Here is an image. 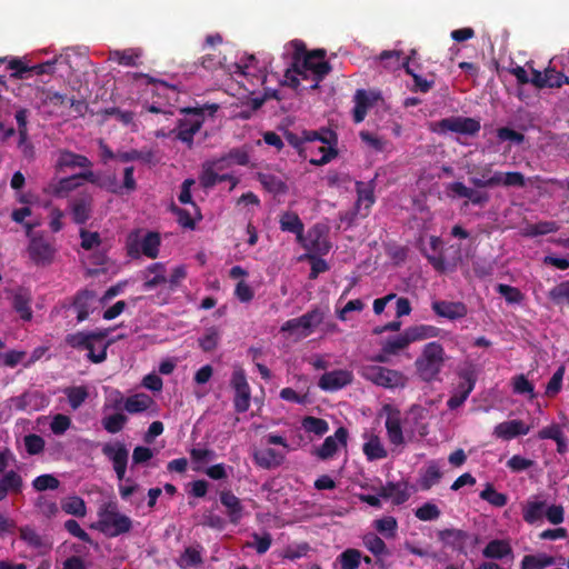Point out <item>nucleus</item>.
<instances>
[{"label":"nucleus","mask_w":569,"mask_h":569,"mask_svg":"<svg viewBox=\"0 0 569 569\" xmlns=\"http://www.w3.org/2000/svg\"><path fill=\"white\" fill-rule=\"evenodd\" d=\"M445 361L446 353L442 345L437 341L428 342L415 361L417 375L425 382L435 381L438 379Z\"/></svg>","instance_id":"nucleus-3"},{"label":"nucleus","mask_w":569,"mask_h":569,"mask_svg":"<svg viewBox=\"0 0 569 569\" xmlns=\"http://www.w3.org/2000/svg\"><path fill=\"white\" fill-rule=\"evenodd\" d=\"M431 309L438 317L449 320L462 319L468 315V308L461 301L436 300Z\"/></svg>","instance_id":"nucleus-16"},{"label":"nucleus","mask_w":569,"mask_h":569,"mask_svg":"<svg viewBox=\"0 0 569 569\" xmlns=\"http://www.w3.org/2000/svg\"><path fill=\"white\" fill-rule=\"evenodd\" d=\"M381 411L387 415L386 429L389 441L395 446L403 445L405 438L401 427V411L390 403L383 405Z\"/></svg>","instance_id":"nucleus-12"},{"label":"nucleus","mask_w":569,"mask_h":569,"mask_svg":"<svg viewBox=\"0 0 569 569\" xmlns=\"http://www.w3.org/2000/svg\"><path fill=\"white\" fill-rule=\"evenodd\" d=\"M151 403H152V399L149 396L139 393V395L128 397L126 399L124 409L129 413L143 412L147 409H149Z\"/></svg>","instance_id":"nucleus-48"},{"label":"nucleus","mask_w":569,"mask_h":569,"mask_svg":"<svg viewBox=\"0 0 569 569\" xmlns=\"http://www.w3.org/2000/svg\"><path fill=\"white\" fill-rule=\"evenodd\" d=\"M92 162L83 154L74 153L70 150L63 149L59 151L56 162V169L61 171L64 168H91Z\"/></svg>","instance_id":"nucleus-22"},{"label":"nucleus","mask_w":569,"mask_h":569,"mask_svg":"<svg viewBox=\"0 0 569 569\" xmlns=\"http://www.w3.org/2000/svg\"><path fill=\"white\" fill-rule=\"evenodd\" d=\"M224 154L231 166H247L250 161L249 149L247 146L240 148H232Z\"/></svg>","instance_id":"nucleus-61"},{"label":"nucleus","mask_w":569,"mask_h":569,"mask_svg":"<svg viewBox=\"0 0 569 569\" xmlns=\"http://www.w3.org/2000/svg\"><path fill=\"white\" fill-rule=\"evenodd\" d=\"M530 427L522 420H509L498 423L493 429V436L502 440H511L518 436H526Z\"/></svg>","instance_id":"nucleus-20"},{"label":"nucleus","mask_w":569,"mask_h":569,"mask_svg":"<svg viewBox=\"0 0 569 569\" xmlns=\"http://www.w3.org/2000/svg\"><path fill=\"white\" fill-rule=\"evenodd\" d=\"M139 54L133 50H114L110 52V60L118 62L121 66L126 67H134L137 66V60Z\"/></svg>","instance_id":"nucleus-59"},{"label":"nucleus","mask_w":569,"mask_h":569,"mask_svg":"<svg viewBox=\"0 0 569 569\" xmlns=\"http://www.w3.org/2000/svg\"><path fill=\"white\" fill-rule=\"evenodd\" d=\"M181 112L184 113V117L177 120V124L170 131V134L191 149L194 134L200 131L204 122V109L184 108L181 109Z\"/></svg>","instance_id":"nucleus-6"},{"label":"nucleus","mask_w":569,"mask_h":569,"mask_svg":"<svg viewBox=\"0 0 569 569\" xmlns=\"http://www.w3.org/2000/svg\"><path fill=\"white\" fill-rule=\"evenodd\" d=\"M201 563H202L201 553L197 548L188 547L184 549L183 553L180 556L179 566L181 568L197 567Z\"/></svg>","instance_id":"nucleus-63"},{"label":"nucleus","mask_w":569,"mask_h":569,"mask_svg":"<svg viewBox=\"0 0 569 569\" xmlns=\"http://www.w3.org/2000/svg\"><path fill=\"white\" fill-rule=\"evenodd\" d=\"M102 453L112 461L118 480H123L129 457L126 446L121 442L116 445L106 443L102 447Z\"/></svg>","instance_id":"nucleus-13"},{"label":"nucleus","mask_w":569,"mask_h":569,"mask_svg":"<svg viewBox=\"0 0 569 569\" xmlns=\"http://www.w3.org/2000/svg\"><path fill=\"white\" fill-rule=\"evenodd\" d=\"M127 422V417L123 413L117 412L103 418L102 426L110 433L121 431Z\"/></svg>","instance_id":"nucleus-60"},{"label":"nucleus","mask_w":569,"mask_h":569,"mask_svg":"<svg viewBox=\"0 0 569 569\" xmlns=\"http://www.w3.org/2000/svg\"><path fill=\"white\" fill-rule=\"evenodd\" d=\"M496 291L501 295L508 303H520L525 299V295L517 287L499 283Z\"/></svg>","instance_id":"nucleus-57"},{"label":"nucleus","mask_w":569,"mask_h":569,"mask_svg":"<svg viewBox=\"0 0 569 569\" xmlns=\"http://www.w3.org/2000/svg\"><path fill=\"white\" fill-rule=\"evenodd\" d=\"M160 244V234L156 231H148L140 242V249L146 257L156 259L159 254Z\"/></svg>","instance_id":"nucleus-30"},{"label":"nucleus","mask_w":569,"mask_h":569,"mask_svg":"<svg viewBox=\"0 0 569 569\" xmlns=\"http://www.w3.org/2000/svg\"><path fill=\"white\" fill-rule=\"evenodd\" d=\"M549 298L557 305L569 303V280L562 281L550 289Z\"/></svg>","instance_id":"nucleus-64"},{"label":"nucleus","mask_w":569,"mask_h":569,"mask_svg":"<svg viewBox=\"0 0 569 569\" xmlns=\"http://www.w3.org/2000/svg\"><path fill=\"white\" fill-rule=\"evenodd\" d=\"M301 426L306 432L313 433L318 437L326 435L329 430V423L313 416H306L301 420Z\"/></svg>","instance_id":"nucleus-43"},{"label":"nucleus","mask_w":569,"mask_h":569,"mask_svg":"<svg viewBox=\"0 0 569 569\" xmlns=\"http://www.w3.org/2000/svg\"><path fill=\"white\" fill-rule=\"evenodd\" d=\"M362 559L360 550L355 548H348L342 551L336 559V562L340 565L341 569H358Z\"/></svg>","instance_id":"nucleus-41"},{"label":"nucleus","mask_w":569,"mask_h":569,"mask_svg":"<svg viewBox=\"0 0 569 569\" xmlns=\"http://www.w3.org/2000/svg\"><path fill=\"white\" fill-rule=\"evenodd\" d=\"M545 501H528L522 510L523 520L529 525L541 520L545 515Z\"/></svg>","instance_id":"nucleus-45"},{"label":"nucleus","mask_w":569,"mask_h":569,"mask_svg":"<svg viewBox=\"0 0 569 569\" xmlns=\"http://www.w3.org/2000/svg\"><path fill=\"white\" fill-rule=\"evenodd\" d=\"M322 319L323 313L319 309H313L299 318H295V321H298L300 328V337L305 338L309 336L312 330L322 322Z\"/></svg>","instance_id":"nucleus-28"},{"label":"nucleus","mask_w":569,"mask_h":569,"mask_svg":"<svg viewBox=\"0 0 569 569\" xmlns=\"http://www.w3.org/2000/svg\"><path fill=\"white\" fill-rule=\"evenodd\" d=\"M371 106L370 98L366 90L359 89L355 94L353 121L360 123L365 120L368 109Z\"/></svg>","instance_id":"nucleus-31"},{"label":"nucleus","mask_w":569,"mask_h":569,"mask_svg":"<svg viewBox=\"0 0 569 569\" xmlns=\"http://www.w3.org/2000/svg\"><path fill=\"white\" fill-rule=\"evenodd\" d=\"M290 44L293 48L291 60L296 73L305 80L311 79V90L318 89L320 82L332 69L331 64L325 60L326 51L323 49L307 51L301 40H293Z\"/></svg>","instance_id":"nucleus-1"},{"label":"nucleus","mask_w":569,"mask_h":569,"mask_svg":"<svg viewBox=\"0 0 569 569\" xmlns=\"http://www.w3.org/2000/svg\"><path fill=\"white\" fill-rule=\"evenodd\" d=\"M32 295L27 288H18L11 299L12 309L19 315L23 321H31L32 312Z\"/></svg>","instance_id":"nucleus-18"},{"label":"nucleus","mask_w":569,"mask_h":569,"mask_svg":"<svg viewBox=\"0 0 569 569\" xmlns=\"http://www.w3.org/2000/svg\"><path fill=\"white\" fill-rule=\"evenodd\" d=\"M379 497L383 499H392V502L397 506L402 505L410 497V492L408 491V483L389 481L386 483V486L381 487Z\"/></svg>","instance_id":"nucleus-23"},{"label":"nucleus","mask_w":569,"mask_h":569,"mask_svg":"<svg viewBox=\"0 0 569 569\" xmlns=\"http://www.w3.org/2000/svg\"><path fill=\"white\" fill-rule=\"evenodd\" d=\"M79 186L80 182H78L72 174L70 177L61 178L57 182L50 183L49 189L52 196L57 198H63Z\"/></svg>","instance_id":"nucleus-35"},{"label":"nucleus","mask_w":569,"mask_h":569,"mask_svg":"<svg viewBox=\"0 0 569 569\" xmlns=\"http://www.w3.org/2000/svg\"><path fill=\"white\" fill-rule=\"evenodd\" d=\"M512 552L510 545L500 539H495L488 542L485 547L482 555L490 559H502Z\"/></svg>","instance_id":"nucleus-32"},{"label":"nucleus","mask_w":569,"mask_h":569,"mask_svg":"<svg viewBox=\"0 0 569 569\" xmlns=\"http://www.w3.org/2000/svg\"><path fill=\"white\" fill-rule=\"evenodd\" d=\"M545 88H560L562 84H569V76L563 71H557L555 68L545 70Z\"/></svg>","instance_id":"nucleus-56"},{"label":"nucleus","mask_w":569,"mask_h":569,"mask_svg":"<svg viewBox=\"0 0 569 569\" xmlns=\"http://www.w3.org/2000/svg\"><path fill=\"white\" fill-rule=\"evenodd\" d=\"M402 68L405 69L406 73L411 76L415 82V86L412 88V91L417 92H428L432 89L435 82L433 80H427L422 78L420 74L416 73L415 70L409 66V59L402 62Z\"/></svg>","instance_id":"nucleus-53"},{"label":"nucleus","mask_w":569,"mask_h":569,"mask_svg":"<svg viewBox=\"0 0 569 569\" xmlns=\"http://www.w3.org/2000/svg\"><path fill=\"white\" fill-rule=\"evenodd\" d=\"M258 180L263 186V188L274 194L284 193L288 189L286 182H283L279 177L271 173H258Z\"/></svg>","instance_id":"nucleus-42"},{"label":"nucleus","mask_w":569,"mask_h":569,"mask_svg":"<svg viewBox=\"0 0 569 569\" xmlns=\"http://www.w3.org/2000/svg\"><path fill=\"white\" fill-rule=\"evenodd\" d=\"M363 546L376 557L389 556L390 551L387 548L386 542L376 533H366L362 538Z\"/></svg>","instance_id":"nucleus-34"},{"label":"nucleus","mask_w":569,"mask_h":569,"mask_svg":"<svg viewBox=\"0 0 569 569\" xmlns=\"http://www.w3.org/2000/svg\"><path fill=\"white\" fill-rule=\"evenodd\" d=\"M282 231L295 233L298 241H302L305 226L299 216L293 211H284L279 219Z\"/></svg>","instance_id":"nucleus-27"},{"label":"nucleus","mask_w":569,"mask_h":569,"mask_svg":"<svg viewBox=\"0 0 569 569\" xmlns=\"http://www.w3.org/2000/svg\"><path fill=\"white\" fill-rule=\"evenodd\" d=\"M411 342L428 338H436L440 335L441 329L431 325H418L407 328Z\"/></svg>","instance_id":"nucleus-40"},{"label":"nucleus","mask_w":569,"mask_h":569,"mask_svg":"<svg viewBox=\"0 0 569 569\" xmlns=\"http://www.w3.org/2000/svg\"><path fill=\"white\" fill-rule=\"evenodd\" d=\"M402 51L399 50H385L379 54V60L385 62V67L388 69H399L402 68L401 61Z\"/></svg>","instance_id":"nucleus-62"},{"label":"nucleus","mask_w":569,"mask_h":569,"mask_svg":"<svg viewBox=\"0 0 569 569\" xmlns=\"http://www.w3.org/2000/svg\"><path fill=\"white\" fill-rule=\"evenodd\" d=\"M199 181L204 189H210L219 182V173L210 163L206 161L202 164Z\"/></svg>","instance_id":"nucleus-58"},{"label":"nucleus","mask_w":569,"mask_h":569,"mask_svg":"<svg viewBox=\"0 0 569 569\" xmlns=\"http://www.w3.org/2000/svg\"><path fill=\"white\" fill-rule=\"evenodd\" d=\"M94 528L104 536L114 538L129 532L132 529V520L119 511L116 502H108L99 508Z\"/></svg>","instance_id":"nucleus-4"},{"label":"nucleus","mask_w":569,"mask_h":569,"mask_svg":"<svg viewBox=\"0 0 569 569\" xmlns=\"http://www.w3.org/2000/svg\"><path fill=\"white\" fill-rule=\"evenodd\" d=\"M253 459L259 467L263 469H271L282 463L283 455L278 452L276 449L267 448L256 451Z\"/></svg>","instance_id":"nucleus-29"},{"label":"nucleus","mask_w":569,"mask_h":569,"mask_svg":"<svg viewBox=\"0 0 569 569\" xmlns=\"http://www.w3.org/2000/svg\"><path fill=\"white\" fill-rule=\"evenodd\" d=\"M460 382L447 401V407L450 410L460 408L472 390L475 389L477 377L472 369H463L458 373Z\"/></svg>","instance_id":"nucleus-9"},{"label":"nucleus","mask_w":569,"mask_h":569,"mask_svg":"<svg viewBox=\"0 0 569 569\" xmlns=\"http://www.w3.org/2000/svg\"><path fill=\"white\" fill-rule=\"evenodd\" d=\"M363 453L366 455L369 461L383 459L387 457L388 452L382 446L379 437L372 436L365 445H363Z\"/></svg>","instance_id":"nucleus-44"},{"label":"nucleus","mask_w":569,"mask_h":569,"mask_svg":"<svg viewBox=\"0 0 569 569\" xmlns=\"http://www.w3.org/2000/svg\"><path fill=\"white\" fill-rule=\"evenodd\" d=\"M219 500L227 510L230 523L239 525L243 516L241 500L231 490L227 489L219 492Z\"/></svg>","instance_id":"nucleus-21"},{"label":"nucleus","mask_w":569,"mask_h":569,"mask_svg":"<svg viewBox=\"0 0 569 569\" xmlns=\"http://www.w3.org/2000/svg\"><path fill=\"white\" fill-rule=\"evenodd\" d=\"M559 230V224L556 221H539L537 223L527 224L523 228L525 237H538L548 233H553Z\"/></svg>","instance_id":"nucleus-36"},{"label":"nucleus","mask_w":569,"mask_h":569,"mask_svg":"<svg viewBox=\"0 0 569 569\" xmlns=\"http://www.w3.org/2000/svg\"><path fill=\"white\" fill-rule=\"evenodd\" d=\"M284 138L290 146L298 150L299 156L302 157L303 159L307 158V151L309 149L307 143L320 141L323 144H328L320 146L318 148V151L321 153L320 158H311L309 160V162L313 166L319 167L327 164L338 156L337 149L331 146L332 142H337V136L332 131L328 130L326 132V136H322L317 131H303L302 137H299L293 132L287 131Z\"/></svg>","instance_id":"nucleus-2"},{"label":"nucleus","mask_w":569,"mask_h":569,"mask_svg":"<svg viewBox=\"0 0 569 569\" xmlns=\"http://www.w3.org/2000/svg\"><path fill=\"white\" fill-rule=\"evenodd\" d=\"M442 477V472L440 471L438 465L436 462H430L426 470L421 473L419 479V487L423 491L430 490L435 485H437Z\"/></svg>","instance_id":"nucleus-33"},{"label":"nucleus","mask_w":569,"mask_h":569,"mask_svg":"<svg viewBox=\"0 0 569 569\" xmlns=\"http://www.w3.org/2000/svg\"><path fill=\"white\" fill-rule=\"evenodd\" d=\"M97 293L90 289L79 290L71 302V307L77 312V321L82 322L88 319L89 315L94 310Z\"/></svg>","instance_id":"nucleus-14"},{"label":"nucleus","mask_w":569,"mask_h":569,"mask_svg":"<svg viewBox=\"0 0 569 569\" xmlns=\"http://www.w3.org/2000/svg\"><path fill=\"white\" fill-rule=\"evenodd\" d=\"M348 430L345 427H339L333 436L325 439L323 443L316 450L318 458L321 460L330 459L338 450V443L347 446Z\"/></svg>","instance_id":"nucleus-19"},{"label":"nucleus","mask_w":569,"mask_h":569,"mask_svg":"<svg viewBox=\"0 0 569 569\" xmlns=\"http://www.w3.org/2000/svg\"><path fill=\"white\" fill-rule=\"evenodd\" d=\"M555 565V558L547 555H528L521 561V569H543Z\"/></svg>","instance_id":"nucleus-50"},{"label":"nucleus","mask_w":569,"mask_h":569,"mask_svg":"<svg viewBox=\"0 0 569 569\" xmlns=\"http://www.w3.org/2000/svg\"><path fill=\"white\" fill-rule=\"evenodd\" d=\"M479 497L493 507L501 508L508 502L507 495L498 492L492 483H486L485 489L479 493Z\"/></svg>","instance_id":"nucleus-47"},{"label":"nucleus","mask_w":569,"mask_h":569,"mask_svg":"<svg viewBox=\"0 0 569 569\" xmlns=\"http://www.w3.org/2000/svg\"><path fill=\"white\" fill-rule=\"evenodd\" d=\"M72 220L77 224H84L91 217L93 198L89 193H82L69 202Z\"/></svg>","instance_id":"nucleus-15"},{"label":"nucleus","mask_w":569,"mask_h":569,"mask_svg":"<svg viewBox=\"0 0 569 569\" xmlns=\"http://www.w3.org/2000/svg\"><path fill=\"white\" fill-rule=\"evenodd\" d=\"M359 375L376 386L387 389L403 388L407 382L402 372L376 365L362 366Z\"/></svg>","instance_id":"nucleus-7"},{"label":"nucleus","mask_w":569,"mask_h":569,"mask_svg":"<svg viewBox=\"0 0 569 569\" xmlns=\"http://www.w3.org/2000/svg\"><path fill=\"white\" fill-rule=\"evenodd\" d=\"M356 190H357V206L360 208L362 204L365 206V209L368 210L371 208V206L375 203V193H373V187L371 183H365L362 181H358L356 183Z\"/></svg>","instance_id":"nucleus-49"},{"label":"nucleus","mask_w":569,"mask_h":569,"mask_svg":"<svg viewBox=\"0 0 569 569\" xmlns=\"http://www.w3.org/2000/svg\"><path fill=\"white\" fill-rule=\"evenodd\" d=\"M307 251V254H327L330 251V242L323 226L315 224L302 234V241H298Z\"/></svg>","instance_id":"nucleus-10"},{"label":"nucleus","mask_w":569,"mask_h":569,"mask_svg":"<svg viewBox=\"0 0 569 569\" xmlns=\"http://www.w3.org/2000/svg\"><path fill=\"white\" fill-rule=\"evenodd\" d=\"M19 537L29 547L37 549L39 551V553H46L51 549V543L48 542L43 537H41L30 526L20 527L19 528Z\"/></svg>","instance_id":"nucleus-25"},{"label":"nucleus","mask_w":569,"mask_h":569,"mask_svg":"<svg viewBox=\"0 0 569 569\" xmlns=\"http://www.w3.org/2000/svg\"><path fill=\"white\" fill-rule=\"evenodd\" d=\"M441 132H456L461 134L475 136L480 131V122L468 117H449L438 122Z\"/></svg>","instance_id":"nucleus-11"},{"label":"nucleus","mask_w":569,"mask_h":569,"mask_svg":"<svg viewBox=\"0 0 569 569\" xmlns=\"http://www.w3.org/2000/svg\"><path fill=\"white\" fill-rule=\"evenodd\" d=\"M63 392L73 410L78 409L88 398V390L83 386L68 387Z\"/></svg>","instance_id":"nucleus-55"},{"label":"nucleus","mask_w":569,"mask_h":569,"mask_svg":"<svg viewBox=\"0 0 569 569\" xmlns=\"http://www.w3.org/2000/svg\"><path fill=\"white\" fill-rule=\"evenodd\" d=\"M373 527L387 539H392L397 536L398 522L397 519L392 516H387L375 520Z\"/></svg>","instance_id":"nucleus-51"},{"label":"nucleus","mask_w":569,"mask_h":569,"mask_svg":"<svg viewBox=\"0 0 569 569\" xmlns=\"http://www.w3.org/2000/svg\"><path fill=\"white\" fill-rule=\"evenodd\" d=\"M23 487L21 476L14 471H7L0 479V501L6 499L9 492L20 493Z\"/></svg>","instance_id":"nucleus-26"},{"label":"nucleus","mask_w":569,"mask_h":569,"mask_svg":"<svg viewBox=\"0 0 569 569\" xmlns=\"http://www.w3.org/2000/svg\"><path fill=\"white\" fill-rule=\"evenodd\" d=\"M7 69L11 71L10 78L27 79L31 76V66H28L21 58L7 57Z\"/></svg>","instance_id":"nucleus-46"},{"label":"nucleus","mask_w":569,"mask_h":569,"mask_svg":"<svg viewBox=\"0 0 569 569\" xmlns=\"http://www.w3.org/2000/svg\"><path fill=\"white\" fill-rule=\"evenodd\" d=\"M220 341V331L216 327L206 329L202 337L198 339V345L204 352L213 351Z\"/></svg>","instance_id":"nucleus-52"},{"label":"nucleus","mask_w":569,"mask_h":569,"mask_svg":"<svg viewBox=\"0 0 569 569\" xmlns=\"http://www.w3.org/2000/svg\"><path fill=\"white\" fill-rule=\"evenodd\" d=\"M411 343L407 329L399 336L387 339L382 343V351L387 355H397Z\"/></svg>","instance_id":"nucleus-39"},{"label":"nucleus","mask_w":569,"mask_h":569,"mask_svg":"<svg viewBox=\"0 0 569 569\" xmlns=\"http://www.w3.org/2000/svg\"><path fill=\"white\" fill-rule=\"evenodd\" d=\"M438 536L443 543L450 545L456 549H462L468 539V533L460 529H445L439 531Z\"/></svg>","instance_id":"nucleus-37"},{"label":"nucleus","mask_w":569,"mask_h":569,"mask_svg":"<svg viewBox=\"0 0 569 569\" xmlns=\"http://www.w3.org/2000/svg\"><path fill=\"white\" fill-rule=\"evenodd\" d=\"M107 336L108 330L106 329L98 331H78L67 335L64 342L73 349L84 350V348L88 347V339H106Z\"/></svg>","instance_id":"nucleus-24"},{"label":"nucleus","mask_w":569,"mask_h":569,"mask_svg":"<svg viewBox=\"0 0 569 569\" xmlns=\"http://www.w3.org/2000/svg\"><path fill=\"white\" fill-rule=\"evenodd\" d=\"M24 226L29 238L26 250L31 263L38 268L51 266L57 256L54 239L43 233H33V226L30 223H26Z\"/></svg>","instance_id":"nucleus-5"},{"label":"nucleus","mask_w":569,"mask_h":569,"mask_svg":"<svg viewBox=\"0 0 569 569\" xmlns=\"http://www.w3.org/2000/svg\"><path fill=\"white\" fill-rule=\"evenodd\" d=\"M352 373L348 370H332L323 373L318 382L320 389L325 391H337L352 382Z\"/></svg>","instance_id":"nucleus-17"},{"label":"nucleus","mask_w":569,"mask_h":569,"mask_svg":"<svg viewBox=\"0 0 569 569\" xmlns=\"http://www.w3.org/2000/svg\"><path fill=\"white\" fill-rule=\"evenodd\" d=\"M154 152L152 150H129V151H119L117 152V159L120 162H130V161H142L143 163H153L154 161Z\"/></svg>","instance_id":"nucleus-38"},{"label":"nucleus","mask_w":569,"mask_h":569,"mask_svg":"<svg viewBox=\"0 0 569 569\" xmlns=\"http://www.w3.org/2000/svg\"><path fill=\"white\" fill-rule=\"evenodd\" d=\"M511 385L516 395H529L530 399L536 397L533 383L523 373L512 377Z\"/></svg>","instance_id":"nucleus-54"},{"label":"nucleus","mask_w":569,"mask_h":569,"mask_svg":"<svg viewBox=\"0 0 569 569\" xmlns=\"http://www.w3.org/2000/svg\"><path fill=\"white\" fill-rule=\"evenodd\" d=\"M230 386L234 391L233 407L236 412L243 413L248 411L251 400V388L243 369L238 368L233 370Z\"/></svg>","instance_id":"nucleus-8"}]
</instances>
